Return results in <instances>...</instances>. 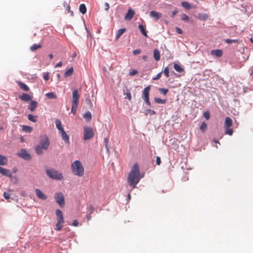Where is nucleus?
I'll return each instance as SVG.
<instances>
[{"instance_id":"nucleus-60","label":"nucleus","mask_w":253,"mask_h":253,"mask_svg":"<svg viewBox=\"0 0 253 253\" xmlns=\"http://www.w3.org/2000/svg\"><path fill=\"white\" fill-rule=\"evenodd\" d=\"M141 52L140 49H135L133 51V53L134 55L138 54Z\"/></svg>"},{"instance_id":"nucleus-6","label":"nucleus","mask_w":253,"mask_h":253,"mask_svg":"<svg viewBox=\"0 0 253 253\" xmlns=\"http://www.w3.org/2000/svg\"><path fill=\"white\" fill-rule=\"evenodd\" d=\"M150 88L151 86L150 85L147 86L144 89L142 93V97L145 102L148 105H150V102L149 101V91Z\"/></svg>"},{"instance_id":"nucleus-26","label":"nucleus","mask_w":253,"mask_h":253,"mask_svg":"<svg viewBox=\"0 0 253 253\" xmlns=\"http://www.w3.org/2000/svg\"><path fill=\"white\" fill-rule=\"evenodd\" d=\"M42 47V45L40 44H34L30 47V50L32 51H34L39 48H41Z\"/></svg>"},{"instance_id":"nucleus-57","label":"nucleus","mask_w":253,"mask_h":253,"mask_svg":"<svg viewBox=\"0 0 253 253\" xmlns=\"http://www.w3.org/2000/svg\"><path fill=\"white\" fill-rule=\"evenodd\" d=\"M104 6H105V8H104L105 10L106 11H108L110 8L109 4L107 2H105L104 3Z\"/></svg>"},{"instance_id":"nucleus-62","label":"nucleus","mask_w":253,"mask_h":253,"mask_svg":"<svg viewBox=\"0 0 253 253\" xmlns=\"http://www.w3.org/2000/svg\"><path fill=\"white\" fill-rule=\"evenodd\" d=\"M43 79L45 81H47L49 79V75L48 73H46L43 76Z\"/></svg>"},{"instance_id":"nucleus-28","label":"nucleus","mask_w":253,"mask_h":253,"mask_svg":"<svg viewBox=\"0 0 253 253\" xmlns=\"http://www.w3.org/2000/svg\"><path fill=\"white\" fill-rule=\"evenodd\" d=\"M43 149H44L42 146L39 145V146H37L36 148V149H35L37 154H38V155L42 154L43 153V151H42Z\"/></svg>"},{"instance_id":"nucleus-20","label":"nucleus","mask_w":253,"mask_h":253,"mask_svg":"<svg viewBox=\"0 0 253 253\" xmlns=\"http://www.w3.org/2000/svg\"><path fill=\"white\" fill-rule=\"evenodd\" d=\"M17 83L18 84V85H19V86L20 87V88L22 89H23V90L27 91L29 90V87L26 84H25L20 81H18Z\"/></svg>"},{"instance_id":"nucleus-51","label":"nucleus","mask_w":253,"mask_h":253,"mask_svg":"<svg viewBox=\"0 0 253 253\" xmlns=\"http://www.w3.org/2000/svg\"><path fill=\"white\" fill-rule=\"evenodd\" d=\"M57 222L58 223H63V222H64L63 216H62V217H57Z\"/></svg>"},{"instance_id":"nucleus-49","label":"nucleus","mask_w":253,"mask_h":253,"mask_svg":"<svg viewBox=\"0 0 253 253\" xmlns=\"http://www.w3.org/2000/svg\"><path fill=\"white\" fill-rule=\"evenodd\" d=\"M137 73V70H132L129 72V75L130 76H134L135 75H136Z\"/></svg>"},{"instance_id":"nucleus-39","label":"nucleus","mask_w":253,"mask_h":253,"mask_svg":"<svg viewBox=\"0 0 253 253\" xmlns=\"http://www.w3.org/2000/svg\"><path fill=\"white\" fill-rule=\"evenodd\" d=\"M46 96L50 99L52 98H56V95L55 94L54 92H49L46 94Z\"/></svg>"},{"instance_id":"nucleus-30","label":"nucleus","mask_w":253,"mask_h":253,"mask_svg":"<svg viewBox=\"0 0 253 253\" xmlns=\"http://www.w3.org/2000/svg\"><path fill=\"white\" fill-rule=\"evenodd\" d=\"M33 130L31 126H23L22 130L27 132H31Z\"/></svg>"},{"instance_id":"nucleus-41","label":"nucleus","mask_w":253,"mask_h":253,"mask_svg":"<svg viewBox=\"0 0 253 253\" xmlns=\"http://www.w3.org/2000/svg\"><path fill=\"white\" fill-rule=\"evenodd\" d=\"M159 90L160 91V92L163 94V95H166L167 94V93H168V92L169 91V90L168 89H167V88H160L159 89Z\"/></svg>"},{"instance_id":"nucleus-44","label":"nucleus","mask_w":253,"mask_h":253,"mask_svg":"<svg viewBox=\"0 0 253 253\" xmlns=\"http://www.w3.org/2000/svg\"><path fill=\"white\" fill-rule=\"evenodd\" d=\"M233 131L232 128H226L225 133L229 135H232L233 134Z\"/></svg>"},{"instance_id":"nucleus-33","label":"nucleus","mask_w":253,"mask_h":253,"mask_svg":"<svg viewBox=\"0 0 253 253\" xmlns=\"http://www.w3.org/2000/svg\"><path fill=\"white\" fill-rule=\"evenodd\" d=\"M84 118L87 121H89L91 119V113L89 111H87L84 115Z\"/></svg>"},{"instance_id":"nucleus-22","label":"nucleus","mask_w":253,"mask_h":253,"mask_svg":"<svg viewBox=\"0 0 253 253\" xmlns=\"http://www.w3.org/2000/svg\"><path fill=\"white\" fill-rule=\"evenodd\" d=\"M200 20H206L208 17L209 15L206 13H200L197 17Z\"/></svg>"},{"instance_id":"nucleus-27","label":"nucleus","mask_w":253,"mask_h":253,"mask_svg":"<svg viewBox=\"0 0 253 253\" xmlns=\"http://www.w3.org/2000/svg\"><path fill=\"white\" fill-rule=\"evenodd\" d=\"M79 10L82 14H85L86 12V8L84 4H81L79 7Z\"/></svg>"},{"instance_id":"nucleus-63","label":"nucleus","mask_w":253,"mask_h":253,"mask_svg":"<svg viewBox=\"0 0 253 253\" xmlns=\"http://www.w3.org/2000/svg\"><path fill=\"white\" fill-rule=\"evenodd\" d=\"M62 65V62L61 61L59 62L55 66V68L60 67Z\"/></svg>"},{"instance_id":"nucleus-40","label":"nucleus","mask_w":253,"mask_h":253,"mask_svg":"<svg viewBox=\"0 0 253 253\" xmlns=\"http://www.w3.org/2000/svg\"><path fill=\"white\" fill-rule=\"evenodd\" d=\"M186 171H183L184 172V173L185 174V176H184L183 178H182V179L183 181H187L188 180V174H189V169H185Z\"/></svg>"},{"instance_id":"nucleus-31","label":"nucleus","mask_w":253,"mask_h":253,"mask_svg":"<svg viewBox=\"0 0 253 253\" xmlns=\"http://www.w3.org/2000/svg\"><path fill=\"white\" fill-rule=\"evenodd\" d=\"M73 72V68L72 67L69 69L68 70H67L64 76L65 77L67 78L72 75Z\"/></svg>"},{"instance_id":"nucleus-61","label":"nucleus","mask_w":253,"mask_h":253,"mask_svg":"<svg viewBox=\"0 0 253 253\" xmlns=\"http://www.w3.org/2000/svg\"><path fill=\"white\" fill-rule=\"evenodd\" d=\"M176 31L178 34H181L182 33V30L178 27H176Z\"/></svg>"},{"instance_id":"nucleus-15","label":"nucleus","mask_w":253,"mask_h":253,"mask_svg":"<svg viewBox=\"0 0 253 253\" xmlns=\"http://www.w3.org/2000/svg\"><path fill=\"white\" fill-rule=\"evenodd\" d=\"M212 55L215 56L217 57H220L222 56L223 52L221 49H214L212 50L211 52Z\"/></svg>"},{"instance_id":"nucleus-56","label":"nucleus","mask_w":253,"mask_h":253,"mask_svg":"<svg viewBox=\"0 0 253 253\" xmlns=\"http://www.w3.org/2000/svg\"><path fill=\"white\" fill-rule=\"evenodd\" d=\"M181 19L183 20H188V16L187 15H186V14H183L181 15Z\"/></svg>"},{"instance_id":"nucleus-5","label":"nucleus","mask_w":253,"mask_h":253,"mask_svg":"<svg viewBox=\"0 0 253 253\" xmlns=\"http://www.w3.org/2000/svg\"><path fill=\"white\" fill-rule=\"evenodd\" d=\"M54 196L56 203L58 204L61 208L64 207L65 200L63 194L61 192L56 193Z\"/></svg>"},{"instance_id":"nucleus-34","label":"nucleus","mask_w":253,"mask_h":253,"mask_svg":"<svg viewBox=\"0 0 253 253\" xmlns=\"http://www.w3.org/2000/svg\"><path fill=\"white\" fill-rule=\"evenodd\" d=\"M154 101L156 103L159 104H165L166 102V100L165 99H162L158 97H155L154 98Z\"/></svg>"},{"instance_id":"nucleus-8","label":"nucleus","mask_w":253,"mask_h":253,"mask_svg":"<svg viewBox=\"0 0 253 253\" xmlns=\"http://www.w3.org/2000/svg\"><path fill=\"white\" fill-rule=\"evenodd\" d=\"M80 94L77 89H75L72 92V104L79 105Z\"/></svg>"},{"instance_id":"nucleus-4","label":"nucleus","mask_w":253,"mask_h":253,"mask_svg":"<svg viewBox=\"0 0 253 253\" xmlns=\"http://www.w3.org/2000/svg\"><path fill=\"white\" fill-rule=\"evenodd\" d=\"M94 135L93 129L89 127L85 126L84 127V139L87 140L91 139Z\"/></svg>"},{"instance_id":"nucleus-9","label":"nucleus","mask_w":253,"mask_h":253,"mask_svg":"<svg viewBox=\"0 0 253 253\" xmlns=\"http://www.w3.org/2000/svg\"><path fill=\"white\" fill-rule=\"evenodd\" d=\"M0 173L3 175L6 176L8 177L11 178L12 176L11 171L7 169H5L0 167Z\"/></svg>"},{"instance_id":"nucleus-16","label":"nucleus","mask_w":253,"mask_h":253,"mask_svg":"<svg viewBox=\"0 0 253 253\" xmlns=\"http://www.w3.org/2000/svg\"><path fill=\"white\" fill-rule=\"evenodd\" d=\"M38 106V102L36 101L32 100L28 106V109L31 112H33Z\"/></svg>"},{"instance_id":"nucleus-54","label":"nucleus","mask_w":253,"mask_h":253,"mask_svg":"<svg viewBox=\"0 0 253 253\" xmlns=\"http://www.w3.org/2000/svg\"><path fill=\"white\" fill-rule=\"evenodd\" d=\"M204 116L206 119H209L210 118V113L208 112H206L204 113Z\"/></svg>"},{"instance_id":"nucleus-59","label":"nucleus","mask_w":253,"mask_h":253,"mask_svg":"<svg viewBox=\"0 0 253 253\" xmlns=\"http://www.w3.org/2000/svg\"><path fill=\"white\" fill-rule=\"evenodd\" d=\"M79 224L78 221L77 219H75L73 220L72 225L74 226H78Z\"/></svg>"},{"instance_id":"nucleus-53","label":"nucleus","mask_w":253,"mask_h":253,"mask_svg":"<svg viewBox=\"0 0 253 253\" xmlns=\"http://www.w3.org/2000/svg\"><path fill=\"white\" fill-rule=\"evenodd\" d=\"M156 164L158 165H160L161 163V158L159 156H157L156 157Z\"/></svg>"},{"instance_id":"nucleus-58","label":"nucleus","mask_w":253,"mask_h":253,"mask_svg":"<svg viewBox=\"0 0 253 253\" xmlns=\"http://www.w3.org/2000/svg\"><path fill=\"white\" fill-rule=\"evenodd\" d=\"M89 211H90V214H92L94 212V207L92 205H90L89 206Z\"/></svg>"},{"instance_id":"nucleus-35","label":"nucleus","mask_w":253,"mask_h":253,"mask_svg":"<svg viewBox=\"0 0 253 253\" xmlns=\"http://www.w3.org/2000/svg\"><path fill=\"white\" fill-rule=\"evenodd\" d=\"M64 6L66 7V9L68 10V12L70 14V15L72 16H73V11L70 10V7L69 5L66 2H64Z\"/></svg>"},{"instance_id":"nucleus-36","label":"nucleus","mask_w":253,"mask_h":253,"mask_svg":"<svg viewBox=\"0 0 253 253\" xmlns=\"http://www.w3.org/2000/svg\"><path fill=\"white\" fill-rule=\"evenodd\" d=\"M27 117L28 120L32 122L35 123L37 122L36 116H33L32 114H29L28 115Z\"/></svg>"},{"instance_id":"nucleus-2","label":"nucleus","mask_w":253,"mask_h":253,"mask_svg":"<svg viewBox=\"0 0 253 253\" xmlns=\"http://www.w3.org/2000/svg\"><path fill=\"white\" fill-rule=\"evenodd\" d=\"M72 172L78 176H83L84 174V169L80 161L76 160L71 165Z\"/></svg>"},{"instance_id":"nucleus-45","label":"nucleus","mask_w":253,"mask_h":253,"mask_svg":"<svg viewBox=\"0 0 253 253\" xmlns=\"http://www.w3.org/2000/svg\"><path fill=\"white\" fill-rule=\"evenodd\" d=\"M62 224L63 223L57 222L56 224V229H55L57 231H60L63 226Z\"/></svg>"},{"instance_id":"nucleus-37","label":"nucleus","mask_w":253,"mask_h":253,"mask_svg":"<svg viewBox=\"0 0 253 253\" xmlns=\"http://www.w3.org/2000/svg\"><path fill=\"white\" fill-rule=\"evenodd\" d=\"M155 112L153 110H152L151 109H146L144 111V114L145 115H148V114H150L151 116H153L155 114Z\"/></svg>"},{"instance_id":"nucleus-24","label":"nucleus","mask_w":253,"mask_h":253,"mask_svg":"<svg viewBox=\"0 0 253 253\" xmlns=\"http://www.w3.org/2000/svg\"><path fill=\"white\" fill-rule=\"evenodd\" d=\"M154 57L157 61L160 59V51L158 49H155L154 50Z\"/></svg>"},{"instance_id":"nucleus-52","label":"nucleus","mask_w":253,"mask_h":253,"mask_svg":"<svg viewBox=\"0 0 253 253\" xmlns=\"http://www.w3.org/2000/svg\"><path fill=\"white\" fill-rule=\"evenodd\" d=\"M178 11L176 8H174V10L171 13V17H174V16L177 13Z\"/></svg>"},{"instance_id":"nucleus-43","label":"nucleus","mask_w":253,"mask_h":253,"mask_svg":"<svg viewBox=\"0 0 253 253\" xmlns=\"http://www.w3.org/2000/svg\"><path fill=\"white\" fill-rule=\"evenodd\" d=\"M207 127V125L205 123L203 122L200 126V129L202 131H204Z\"/></svg>"},{"instance_id":"nucleus-47","label":"nucleus","mask_w":253,"mask_h":253,"mask_svg":"<svg viewBox=\"0 0 253 253\" xmlns=\"http://www.w3.org/2000/svg\"><path fill=\"white\" fill-rule=\"evenodd\" d=\"M56 214L57 217H62L63 216L62 212L61 210L57 209L56 210Z\"/></svg>"},{"instance_id":"nucleus-50","label":"nucleus","mask_w":253,"mask_h":253,"mask_svg":"<svg viewBox=\"0 0 253 253\" xmlns=\"http://www.w3.org/2000/svg\"><path fill=\"white\" fill-rule=\"evenodd\" d=\"M3 196L5 199H9L10 197V194L9 193L4 192L3 193Z\"/></svg>"},{"instance_id":"nucleus-29","label":"nucleus","mask_w":253,"mask_h":253,"mask_svg":"<svg viewBox=\"0 0 253 253\" xmlns=\"http://www.w3.org/2000/svg\"><path fill=\"white\" fill-rule=\"evenodd\" d=\"M138 28L141 32V33L145 36V37H147V34L146 33V31L145 30V28L144 27V26L141 25V24H140L138 26Z\"/></svg>"},{"instance_id":"nucleus-46","label":"nucleus","mask_w":253,"mask_h":253,"mask_svg":"<svg viewBox=\"0 0 253 253\" xmlns=\"http://www.w3.org/2000/svg\"><path fill=\"white\" fill-rule=\"evenodd\" d=\"M164 73L167 78L169 77V69L168 67L164 69Z\"/></svg>"},{"instance_id":"nucleus-11","label":"nucleus","mask_w":253,"mask_h":253,"mask_svg":"<svg viewBox=\"0 0 253 253\" xmlns=\"http://www.w3.org/2000/svg\"><path fill=\"white\" fill-rule=\"evenodd\" d=\"M35 192L37 196L40 199L45 200L47 199V196L40 189H36Z\"/></svg>"},{"instance_id":"nucleus-48","label":"nucleus","mask_w":253,"mask_h":253,"mask_svg":"<svg viewBox=\"0 0 253 253\" xmlns=\"http://www.w3.org/2000/svg\"><path fill=\"white\" fill-rule=\"evenodd\" d=\"M124 95L126 96V98H127L129 101L131 99V95L129 91L124 93Z\"/></svg>"},{"instance_id":"nucleus-14","label":"nucleus","mask_w":253,"mask_h":253,"mask_svg":"<svg viewBox=\"0 0 253 253\" xmlns=\"http://www.w3.org/2000/svg\"><path fill=\"white\" fill-rule=\"evenodd\" d=\"M19 98L24 101H29L32 99V96L26 93H23L21 95H19Z\"/></svg>"},{"instance_id":"nucleus-64","label":"nucleus","mask_w":253,"mask_h":253,"mask_svg":"<svg viewBox=\"0 0 253 253\" xmlns=\"http://www.w3.org/2000/svg\"><path fill=\"white\" fill-rule=\"evenodd\" d=\"M86 218L88 221H89L91 219V215L90 213H89V214H86Z\"/></svg>"},{"instance_id":"nucleus-1","label":"nucleus","mask_w":253,"mask_h":253,"mask_svg":"<svg viewBox=\"0 0 253 253\" xmlns=\"http://www.w3.org/2000/svg\"><path fill=\"white\" fill-rule=\"evenodd\" d=\"M141 179L139 166L137 164H134L128 174L127 182L129 185L134 189Z\"/></svg>"},{"instance_id":"nucleus-21","label":"nucleus","mask_w":253,"mask_h":253,"mask_svg":"<svg viewBox=\"0 0 253 253\" xmlns=\"http://www.w3.org/2000/svg\"><path fill=\"white\" fill-rule=\"evenodd\" d=\"M7 163V159L6 157L0 155V165H5Z\"/></svg>"},{"instance_id":"nucleus-19","label":"nucleus","mask_w":253,"mask_h":253,"mask_svg":"<svg viewBox=\"0 0 253 253\" xmlns=\"http://www.w3.org/2000/svg\"><path fill=\"white\" fill-rule=\"evenodd\" d=\"M126 31V29L125 28H122L118 30L116 36V40H117L119 39L120 37L123 34H124Z\"/></svg>"},{"instance_id":"nucleus-23","label":"nucleus","mask_w":253,"mask_h":253,"mask_svg":"<svg viewBox=\"0 0 253 253\" xmlns=\"http://www.w3.org/2000/svg\"><path fill=\"white\" fill-rule=\"evenodd\" d=\"M55 125L59 132L64 129V128L62 126L61 122L59 120H56Z\"/></svg>"},{"instance_id":"nucleus-12","label":"nucleus","mask_w":253,"mask_h":253,"mask_svg":"<svg viewBox=\"0 0 253 253\" xmlns=\"http://www.w3.org/2000/svg\"><path fill=\"white\" fill-rule=\"evenodd\" d=\"M40 144V146H42L45 150H46L49 145V142L47 137H45L41 140Z\"/></svg>"},{"instance_id":"nucleus-25","label":"nucleus","mask_w":253,"mask_h":253,"mask_svg":"<svg viewBox=\"0 0 253 253\" xmlns=\"http://www.w3.org/2000/svg\"><path fill=\"white\" fill-rule=\"evenodd\" d=\"M173 67H174V69L177 72H178L179 73H182L184 72L183 69L181 66H180L179 65H178L177 64H174Z\"/></svg>"},{"instance_id":"nucleus-32","label":"nucleus","mask_w":253,"mask_h":253,"mask_svg":"<svg viewBox=\"0 0 253 253\" xmlns=\"http://www.w3.org/2000/svg\"><path fill=\"white\" fill-rule=\"evenodd\" d=\"M240 42H241L242 41H240L239 40H231L229 39H227L225 40V42L227 44H231L233 42L239 43Z\"/></svg>"},{"instance_id":"nucleus-7","label":"nucleus","mask_w":253,"mask_h":253,"mask_svg":"<svg viewBox=\"0 0 253 253\" xmlns=\"http://www.w3.org/2000/svg\"><path fill=\"white\" fill-rule=\"evenodd\" d=\"M17 155L26 160H30L31 159L30 154L24 149H22L20 151L17 153Z\"/></svg>"},{"instance_id":"nucleus-17","label":"nucleus","mask_w":253,"mask_h":253,"mask_svg":"<svg viewBox=\"0 0 253 253\" xmlns=\"http://www.w3.org/2000/svg\"><path fill=\"white\" fill-rule=\"evenodd\" d=\"M149 15L150 17L154 18L156 20H157L161 17L162 14L156 11H151L150 12Z\"/></svg>"},{"instance_id":"nucleus-55","label":"nucleus","mask_w":253,"mask_h":253,"mask_svg":"<svg viewBox=\"0 0 253 253\" xmlns=\"http://www.w3.org/2000/svg\"><path fill=\"white\" fill-rule=\"evenodd\" d=\"M161 74H162V72L159 73V74H158L156 75V76L155 77L153 78V79L154 80H157L159 79L161 77Z\"/></svg>"},{"instance_id":"nucleus-10","label":"nucleus","mask_w":253,"mask_h":253,"mask_svg":"<svg viewBox=\"0 0 253 253\" xmlns=\"http://www.w3.org/2000/svg\"><path fill=\"white\" fill-rule=\"evenodd\" d=\"M134 11L131 8H129L128 9L127 12L125 15V19L126 20L130 21L131 20V19L133 18L134 15Z\"/></svg>"},{"instance_id":"nucleus-13","label":"nucleus","mask_w":253,"mask_h":253,"mask_svg":"<svg viewBox=\"0 0 253 253\" xmlns=\"http://www.w3.org/2000/svg\"><path fill=\"white\" fill-rule=\"evenodd\" d=\"M59 133L60 134L62 139L65 141V143L67 144H69V137L67 134L66 132L64 131V130H62V131L59 132Z\"/></svg>"},{"instance_id":"nucleus-38","label":"nucleus","mask_w":253,"mask_h":253,"mask_svg":"<svg viewBox=\"0 0 253 253\" xmlns=\"http://www.w3.org/2000/svg\"><path fill=\"white\" fill-rule=\"evenodd\" d=\"M78 107V104H72V107L71 109V113L74 115H75L77 110V108Z\"/></svg>"},{"instance_id":"nucleus-42","label":"nucleus","mask_w":253,"mask_h":253,"mask_svg":"<svg viewBox=\"0 0 253 253\" xmlns=\"http://www.w3.org/2000/svg\"><path fill=\"white\" fill-rule=\"evenodd\" d=\"M181 5L183 7H184L186 9H189L190 8V4L187 2H182Z\"/></svg>"},{"instance_id":"nucleus-18","label":"nucleus","mask_w":253,"mask_h":253,"mask_svg":"<svg viewBox=\"0 0 253 253\" xmlns=\"http://www.w3.org/2000/svg\"><path fill=\"white\" fill-rule=\"evenodd\" d=\"M232 125V121L230 117H227L225 119L224 127L226 128H229Z\"/></svg>"},{"instance_id":"nucleus-3","label":"nucleus","mask_w":253,"mask_h":253,"mask_svg":"<svg viewBox=\"0 0 253 253\" xmlns=\"http://www.w3.org/2000/svg\"><path fill=\"white\" fill-rule=\"evenodd\" d=\"M46 173L48 177L52 179L61 180L63 178L62 173L53 169H47Z\"/></svg>"}]
</instances>
